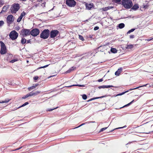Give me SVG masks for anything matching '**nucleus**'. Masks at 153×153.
<instances>
[{
  "instance_id": "2eb2a0df",
  "label": "nucleus",
  "mask_w": 153,
  "mask_h": 153,
  "mask_svg": "<svg viewBox=\"0 0 153 153\" xmlns=\"http://www.w3.org/2000/svg\"><path fill=\"white\" fill-rule=\"evenodd\" d=\"M139 8V6L138 4H135L131 7V9L136 10Z\"/></svg>"
},
{
  "instance_id": "e2e57ef3",
  "label": "nucleus",
  "mask_w": 153,
  "mask_h": 153,
  "mask_svg": "<svg viewBox=\"0 0 153 153\" xmlns=\"http://www.w3.org/2000/svg\"><path fill=\"white\" fill-rule=\"evenodd\" d=\"M18 29H16V30H19V27H18Z\"/></svg>"
},
{
  "instance_id": "4c0bfd02",
  "label": "nucleus",
  "mask_w": 153,
  "mask_h": 153,
  "mask_svg": "<svg viewBox=\"0 0 153 153\" xmlns=\"http://www.w3.org/2000/svg\"><path fill=\"white\" fill-rule=\"evenodd\" d=\"M120 74V73L118 70L116 71L115 73V75L117 76H119Z\"/></svg>"
},
{
  "instance_id": "4d7b16f0",
  "label": "nucleus",
  "mask_w": 153,
  "mask_h": 153,
  "mask_svg": "<svg viewBox=\"0 0 153 153\" xmlns=\"http://www.w3.org/2000/svg\"><path fill=\"white\" fill-rule=\"evenodd\" d=\"M95 123V121H91L87 122V123Z\"/></svg>"
},
{
  "instance_id": "aec40b11",
  "label": "nucleus",
  "mask_w": 153,
  "mask_h": 153,
  "mask_svg": "<svg viewBox=\"0 0 153 153\" xmlns=\"http://www.w3.org/2000/svg\"><path fill=\"white\" fill-rule=\"evenodd\" d=\"M32 96L31 95V93L30 92L29 94H28L26 95H25L23 97H22V99H25L26 98H27L28 97Z\"/></svg>"
},
{
  "instance_id": "9d476101",
  "label": "nucleus",
  "mask_w": 153,
  "mask_h": 153,
  "mask_svg": "<svg viewBox=\"0 0 153 153\" xmlns=\"http://www.w3.org/2000/svg\"><path fill=\"white\" fill-rule=\"evenodd\" d=\"M13 16L12 15H9L7 17V24H11L13 21H14V19H13Z\"/></svg>"
},
{
  "instance_id": "338daca9",
  "label": "nucleus",
  "mask_w": 153,
  "mask_h": 153,
  "mask_svg": "<svg viewBox=\"0 0 153 153\" xmlns=\"http://www.w3.org/2000/svg\"><path fill=\"white\" fill-rule=\"evenodd\" d=\"M113 131V130H111V132H112V131Z\"/></svg>"
},
{
  "instance_id": "cd10ccee",
  "label": "nucleus",
  "mask_w": 153,
  "mask_h": 153,
  "mask_svg": "<svg viewBox=\"0 0 153 153\" xmlns=\"http://www.w3.org/2000/svg\"><path fill=\"white\" fill-rule=\"evenodd\" d=\"M134 100H133L132 101H131L130 103H128V104H127L126 105H124L123 106V107L121 108H123V107H126V106H128L130 105L133 102Z\"/></svg>"
},
{
  "instance_id": "c756f323",
  "label": "nucleus",
  "mask_w": 153,
  "mask_h": 153,
  "mask_svg": "<svg viewBox=\"0 0 153 153\" xmlns=\"http://www.w3.org/2000/svg\"><path fill=\"white\" fill-rule=\"evenodd\" d=\"M8 8V7H7V6H4L2 10L4 11V12H6V11L7 10V8Z\"/></svg>"
},
{
  "instance_id": "49530a36",
  "label": "nucleus",
  "mask_w": 153,
  "mask_h": 153,
  "mask_svg": "<svg viewBox=\"0 0 153 153\" xmlns=\"http://www.w3.org/2000/svg\"><path fill=\"white\" fill-rule=\"evenodd\" d=\"M38 77L37 76H34L33 77V79L34 80H37L38 79Z\"/></svg>"
},
{
  "instance_id": "20e7f679",
  "label": "nucleus",
  "mask_w": 153,
  "mask_h": 153,
  "mask_svg": "<svg viewBox=\"0 0 153 153\" xmlns=\"http://www.w3.org/2000/svg\"><path fill=\"white\" fill-rule=\"evenodd\" d=\"M18 35V33L15 30L11 31L9 35L10 38L13 40L16 39Z\"/></svg>"
},
{
  "instance_id": "a19ab883",
  "label": "nucleus",
  "mask_w": 153,
  "mask_h": 153,
  "mask_svg": "<svg viewBox=\"0 0 153 153\" xmlns=\"http://www.w3.org/2000/svg\"><path fill=\"white\" fill-rule=\"evenodd\" d=\"M107 128V127H105L103 128H102L100 130V132H102L103 131L105 130Z\"/></svg>"
},
{
  "instance_id": "864d4df0",
  "label": "nucleus",
  "mask_w": 153,
  "mask_h": 153,
  "mask_svg": "<svg viewBox=\"0 0 153 153\" xmlns=\"http://www.w3.org/2000/svg\"><path fill=\"white\" fill-rule=\"evenodd\" d=\"M113 1H114L117 3L120 2L121 0H113Z\"/></svg>"
},
{
  "instance_id": "6e6552de",
  "label": "nucleus",
  "mask_w": 153,
  "mask_h": 153,
  "mask_svg": "<svg viewBox=\"0 0 153 153\" xmlns=\"http://www.w3.org/2000/svg\"><path fill=\"white\" fill-rule=\"evenodd\" d=\"M39 30L38 28H34L31 31V35L33 36H36L39 33Z\"/></svg>"
},
{
  "instance_id": "58836bf2",
  "label": "nucleus",
  "mask_w": 153,
  "mask_h": 153,
  "mask_svg": "<svg viewBox=\"0 0 153 153\" xmlns=\"http://www.w3.org/2000/svg\"><path fill=\"white\" fill-rule=\"evenodd\" d=\"M18 61V59H13L11 61H10V62L12 63H14V62L17 61Z\"/></svg>"
},
{
  "instance_id": "e433bc0d",
  "label": "nucleus",
  "mask_w": 153,
  "mask_h": 153,
  "mask_svg": "<svg viewBox=\"0 0 153 153\" xmlns=\"http://www.w3.org/2000/svg\"><path fill=\"white\" fill-rule=\"evenodd\" d=\"M4 4V1L2 0H0V6L3 5Z\"/></svg>"
},
{
  "instance_id": "dca6fc26",
  "label": "nucleus",
  "mask_w": 153,
  "mask_h": 153,
  "mask_svg": "<svg viewBox=\"0 0 153 153\" xmlns=\"http://www.w3.org/2000/svg\"><path fill=\"white\" fill-rule=\"evenodd\" d=\"M143 86H147L148 87H151V85L149 84H146L144 85H143L142 86H139L138 87L135 88H134L130 89L129 90L131 91V90H132L137 89V88H139L142 87H143Z\"/></svg>"
},
{
  "instance_id": "603ef678",
  "label": "nucleus",
  "mask_w": 153,
  "mask_h": 153,
  "mask_svg": "<svg viewBox=\"0 0 153 153\" xmlns=\"http://www.w3.org/2000/svg\"><path fill=\"white\" fill-rule=\"evenodd\" d=\"M126 127V126H123V127H119V128H116L115 129L122 128H125V127Z\"/></svg>"
},
{
  "instance_id": "7c9ffc66",
  "label": "nucleus",
  "mask_w": 153,
  "mask_h": 153,
  "mask_svg": "<svg viewBox=\"0 0 153 153\" xmlns=\"http://www.w3.org/2000/svg\"><path fill=\"white\" fill-rule=\"evenodd\" d=\"M28 104H29V103H28V102H25V103L23 104L21 106H20L18 108H21V107H22L25 106V105H28Z\"/></svg>"
},
{
  "instance_id": "72a5a7b5",
  "label": "nucleus",
  "mask_w": 153,
  "mask_h": 153,
  "mask_svg": "<svg viewBox=\"0 0 153 153\" xmlns=\"http://www.w3.org/2000/svg\"><path fill=\"white\" fill-rule=\"evenodd\" d=\"M101 10H102V11H106L108 10L106 7L102 8H101Z\"/></svg>"
},
{
  "instance_id": "0eeeda50",
  "label": "nucleus",
  "mask_w": 153,
  "mask_h": 153,
  "mask_svg": "<svg viewBox=\"0 0 153 153\" xmlns=\"http://www.w3.org/2000/svg\"><path fill=\"white\" fill-rule=\"evenodd\" d=\"M22 33V36L23 37L31 34V31L29 29H23L21 31Z\"/></svg>"
},
{
  "instance_id": "6ab92c4d",
  "label": "nucleus",
  "mask_w": 153,
  "mask_h": 153,
  "mask_svg": "<svg viewBox=\"0 0 153 153\" xmlns=\"http://www.w3.org/2000/svg\"><path fill=\"white\" fill-rule=\"evenodd\" d=\"M76 67H71L66 72V73H69L72 71H74V70L75 69Z\"/></svg>"
},
{
  "instance_id": "69168bd1",
  "label": "nucleus",
  "mask_w": 153,
  "mask_h": 153,
  "mask_svg": "<svg viewBox=\"0 0 153 153\" xmlns=\"http://www.w3.org/2000/svg\"><path fill=\"white\" fill-rule=\"evenodd\" d=\"M29 62V61L28 60L27 61V62Z\"/></svg>"
},
{
  "instance_id": "7ed1b4c3",
  "label": "nucleus",
  "mask_w": 153,
  "mask_h": 153,
  "mask_svg": "<svg viewBox=\"0 0 153 153\" xmlns=\"http://www.w3.org/2000/svg\"><path fill=\"white\" fill-rule=\"evenodd\" d=\"M20 9L19 5L18 3H15L11 7L10 10L12 13H15Z\"/></svg>"
},
{
  "instance_id": "b1692460",
  "label": "nucleus",
  "mask_w": 153,
  "mask_h": 153,
  "mask_svg": "<svg viewBox=\"0 0 153 153\" xmlns=\"http://www.w3.org/2000/svg\"><path fill=\"white\" fill-rule=\"evenodd\" d=\"M26 42V40L25 38L22 37L21 41V43L23 45Z\"/></svg>"
},
{
  "instance_id": "5fc2aeb1",
  "label": "nucleus",
  "mask_w": 153,
  "mask_h": 153,
  "mask_svg": "<svg viewBox=\"0 0 153 153\" xmlns=\"http://www.w3.org/2000/svg\"><path fill=\"white\" fill-rule=\"evenodd\" d=\"M103 81V79H100L98 80V81L99 82H101Z\"/></svg>"
},
{
  "instance_id": "5701e85b",
  "label": "nucleus",
  "mask_w": 153,
  "mask_h": 153,
  "mask_svg": "<svg viewBox=\"0 0 153 153\" xmlns=\"http://www.w3.org/2000/svg\"><path fill=\"white\" fill-rule=\"evenodd\" d=\"M110 51L111 53H116L117 51V49L116 48H111Z\"/></svg>"
},
{
  "instance_id": "4be33fe9",
  "label": "nucleus",
  "mask_w": 153,
  "mask_h": 153,
  "mask_svg": "<svg viewBox=\"0 0 153 153\" xmlns=\"http://www.w3.org/2000/svg\"><path fill=\"white\" fill-rule=\"evenodd\" d=\"M118 27L120 29H122L125 27V24L123 23H121L118 25Z\"/></svg>"
},
{
  "instance_id": "a18cd8bd",
  "label": "nucleus",
  "mask_w": 153,
  "mask_h": 153,
  "mask_svg": "<svg viewBox=\"0 0 153 153\" xmlns=\"http://www.w3.org/2000/svg\"><path fill=\"white\" fill-rule=\"evenodd\" d=\"M122 70H123V68H119L118 69V71L120 72V74Z\"/></svg>"
},
{
  "instance_id": "774afa93",
  "label": "nucleus",
  "mask_w": 153,
  "mask_h": 153,
  "mask_svg": "<svg viewBox=\"0 0 153 153\" xmlns=\"http://www.w3.org/2000/svg\"><path fill=\"white\" fill-rule=\"evenodd\" d=\"M149 133H146V134H149Z\"/></svg>"
},
{
  "instance_id": "f704fd0d",
  "label": "nucleus",
  "mask_w": 153,
  "mask_h": 153,
  "mask_svg": "<svg viewBox=\"0 0 153 153\" xmlns=\"http://www.w3.org/2000/svg\"><path fill=\"white\" fill-rule=\"evenodd\" d=\"M79 38L82 41H83L84 40V39L82 36L81 35H79Z\"/></svg>"
},
{
  "instance_id": "052dcab7",
  "label": "nucleus",
  "mask_w": 153,
  "mask_h": 153,
  "mask_svg": "<svg viewBox=\"0 0 153 153\" xmlns=\"http://www.w3.org/2000/svg\"><path fill=\"white\" fill-rule=\"evenodd\" d=\"M49 76V77H48V78H50V77H51L53 76Z\"/></svg>"
},
{
  "instance_id": "a211bd4d",
  "label": "nucleus",
  "mask_w": 153,
  "mask_h": 153,
  "mask_svg": "<svg viewBox=\"0 0 153 153\" xmlns=\"http://www.w3.org/2000/svg\"><path fill=\"white\" fill-rule=\"evenodd\" d=\"M73 86H78L80 87H85V85H72L66 86V87L70 88Z\"/></svg>"
},
{
  "instance_id": "1a4fd4ad",
  "label": "nucleus",
  "mask_w": 153,
  "mask_h": 153,
  "mask_svg": "<svg viewBox=\"0 0 153 153\" xmlns=\"http://www.w3.org/2000/svg\"><path fill=\"white\" fill-rule=\"evenodd\" d=\"M59 32L57 30H51L50 34V37L51 38H53L56 37L59 33Z\"/></svg>"
},
{
  "instance_id": "412c9836",
  "label": "nucleus",
  "mask_w": 153,
  "mask_h": 153,
  "mask_svg": "<svg viewBox=\"0 0 153 153\" xmlns=\"http://www.w3.org/2000/svg\"><path fill=\"white\" fill-rule=\"evenodd\" d=\"M103 48V46H100L98 48V51H100L102 52H103L104 51Z\"/></svg>"
},
{
  "instance_id": "79ce46f5",
  "label": "nucleus",
  "mask_w": 153,
  "mask_h": 153,
  "mask_svg": "<svg viewBox=\"0 0 153 153\" xmlns=\"http://www.w3.org/2000/svg\"><path fill=\"white\" fill-rule=\"evenodd\" d=\"M58 108V107H57L56 108H52V109H48L47 110V111H53V110L55 109H56L57 108Z\"/></svg>"
},
{
  "instance_id": "ddd939ff",
  "label": "nucleus",
  "mask_w": 153,
  "mask_h": 153,
  "mask_svg": "<svg viewBox=\"0 0 153 153\" xmlns=\"http://www.w3.org/2000/svg\"><path fill=\"white\" fill-rule=\"evenodd\" d=\"M113 87H114V86L112 85H102V86H99L98 88L99 89H100L101 88H109Z\"/></svg>"
},
{
  "instance_id": "bb28decb",
  "label": "nucleus",
  "mask_w": 153,
  "mask_h": 153,
  "mask_svg": "<svg viewBox=\"0 0 153 153\" xmlns=\"http://www.w3.org/2000/svg\"><path fill=\"white\" fill-rule=\"evenodd\" d=\"M129 91V90H127V91H125L124 92H122L121 93H119L118 94H117L116 96H121V95H123L125 93L128 92Z\"/></svg>"
},
{
  "instance_id": "c85d7f7f",
  "label": "nucleus",
  "mask_w": 153,
  "mask_h": 153,
  "mask_svg": "<svg viewBox=\"0 0 153 153\" xmlns=\"http://www.w3.org/2000/svg\"><path fill=\"white\" fill-rule=\"evenodd\" d=\"M10 100H9L8 99H6L5 100L2 101L1 102H0V103H7L9 102Z\"/></svg>"
},
{
  "instance_id": "de8ad7c7",
  "label": "nucleus",
  "mask_w": 153,
  "mask_h": 153,
  "mask_svg": "<svg viewBox=\"0 0 153 153\" xmlns=\"http://www.w3.org/2000/svg\"><path fill=\"white\" fill-rule=\"evenodd\" d=\"M87 123V122H86V123H82V124L81 125H80V126H78V127H76V128H78V127H80V126H82V125H84L85 124H86V123Z\"/></svg>"
},
{
  "instance_id": "423d86ee",
  "label": "nucleus",
  "mask_w": 153,
  "mask_h": 153,
  "mask_svg": "<svg viewBox=\"0 0 153 153\" xmlns=\"http://www.w3.org/2000/svg\"><path fill=\"white\" fill-rule=\"evenodd\" d=\"M66 4L69 7H74L76 4V2L74 0H66Z\"/></svg>"
},
{
  "instance_id": "ea45409f",
  "label": "nucleus",
  "mask_w": 153,
  "mask_h": 153,
  "mask_svg": "<svg viewBox=\"0 0 153 153\" xmlns=\"http://www.w3.org/2000/svg\"><path fill=\"white\" fill-rule=\"evenodd\" d=\"M4 24V22L3 21H0V26H2Z\"/></svg>"
},
{
  "instance_id": "8fccbe9b",
  "label": "nucleus",
  "mask_w": 153,
  "mask_h": 153,
  "mask_svg": "<svg viewBox=\"0 0 153 153\" xmlns=\"http://www.w3.org/2000/svg\"><path fill=\"white\" fill-rule=\"evenodd\" d=\"M134 36L133 35H131L130 36V39H133V38H134Z\"/></svg>"
},
{
  "instance_id": "f3484780",
  "label": "nucleus",
  "mask_w": 153,
  "mask_h": 153,
  "mask_svg": "<svg viewBox=\"0 0 153 153\" xmlns=\"http://www.w3.org/2000/svg\"><path fill=\"white\" fill-rule=\"evenodd\" d=\"M40 91H35L34 92H33V91H32L30 92V93L31 94V96H33L37 95L39 94L40 93Z\"/></svg>"
},
{
  "instance_id": "680f3d73",
  "label": "nucleus",
  "mask_w": 153,
  "mask_h": 153,
  "mask_svg": "<svg viewBox=\"0 0 153 153\" xmlns=\"http://www.w3.org/2000/svg\"><path fill=\"white\" fill-rule=\"evenodd\" d=\"M38 85V84H36L35 85H36V86Z\"/></svg>"
},
{
  "instance_id": "f257e3e1",
  "label": "nucleus",
  "mask_w": 153,
  "mask_h": 153,
  "mask_svg": "<svg viewBox=\"0 0 153 153\" xmlns=\"http://www.w3.org/2000/svg\"><path fill=\"white\" fill-rule=\"evenodd\" d=\"M122 4L124 7L127 9H129L133 6V3L131 0H122Z\"/></svg>"
},
{
  "instance_id": "4468645a",
  "label": "nucleus",
  "mask_w": 153,
  "mask_h": 153,
  "mask_svg": "<svg viewBox=\"0 0 153 153\" xmlns=\"http://www.w3.org/2000/svg\"><path fill=\"white\" fill-rule=\"evenodd\" d=\"M107 97V95H104V96H101V97H94V98H93L90 99H89V100H88L87 101L88 102L90 101H92V100H95V99H98L103 98H104V97Z\"/></svg>"
},
{
  "instance_id": "6e6d98bb",
  "label": "nucleus",
  "mask_w": 153,
  "mask_h": 153,
  "mask_svg": "<svg viewBox=\"0 0 153 153\" xmlns=\"http://www.w3.org/2000/svg\"><path fill=\"white\" fill-rule=\"evenodd\" d=\"M27 43H29L31 42L30 40V39L26 41Z\"/></svg>"
},
{
  "instance_id": "f03ea898",
  "label": "nucleus",
  "mask_w": 153,
  "mask_h": 153,
  "mask_svg": "<svg viewBox=\"0 0 153 153\" xmlns=\"http://www.w3.org/2000/svg\"><path fill=\"white\" fill-rule=\"evenodd\" d=\"M50 35V31L48 29H45L40 34L41 38L45 39H47Z\"/></svg>"
},
{
  "instance_id": "39448f33",
  "label": "nucleus",
  "mask_w": 153,
  "mask_h": 153,
  "mask_svg": "<svg viewBox=\"0 0 153 153\" xmlns=\"http://www.w3.org/2000/svg\"><path fill=\"white\" fill-rule=\"evenodd\" d=\"M1 45V50L0 53L1 55H3L7 53V48L4 43L2 41H0Z\"/></svg>"
},
{
  "instance_id": "2f4dec72",
  "label": "nucleus",
  "mask_w": 153,
  "mask_h": 153,
  "mask_svg": "<svg viewBox=\"0 0 153 153\" xmlns=\"http://www.w3.org/2000/svg\"><path fill=\"white\" fill-rule=\"evenodd\" d=\"M135 28H132L130 30H129L127 32V34H128L130 33H131L133 32L135 30Z\"/></svg>"
},
{
  "instance_id": "473e14b6",
  "label": "nucleus",
  "mask_w": 153,
  "mask_h": 153,
  "mask_svg": "<svg viewBox=\"0 0 153 153\" xmlns=\"http://www.w3.org/2000/svg\"><path fill=\"white\" fill-rule=\"evenodd\" d=\"M82 98L84 100H85L87 98V96L86 94H84L82 95Z\"/></svg>"
},
{
  "instance_id": "3c124183",
  "label": "nucleus",
  "mask_w": 153,
  "mask_h": 153,
  "mask_svg": "<svg viewBox=\"0 0 153 153\" xmlns=\"http://www.w3.org/2000/svg\"><path fill=\"white\" fill-rule=\"evenodd\" d=\"M45 4H46L45 2H44L42 4V6L43 7H45Z\"/></svg>"
},
{
  "instance_id": "0e129e2a",
  "label": "nucleus",
  "mask_w": 153,
  "mask_h": 153,
  "mask_svg": "<svg viewBox=\"0 0 153 153\" xmlns=\"http://www.w3.org/2000/svg\"><path fill=\"white\" fill-rule=\"evenodd\" d=\"M88 20H85V21L88 22Z\"/></svg>"
},
{
  "instance_id": "393cba45",
  "label": "nucleus",
  "mask_w": 153,
  "mask_h": 153,
  "mask_svg": "<svg viewBox=\"0 0 153 153\" xmlns=\"http://www.w3.org/2000/svg\"><path fill=\"white\" fill-rule=\"evenodd\" d=\"M133 45H126V49H131L133 48Z\"/></svg>"
},
{
  "instance_id": "37998d69",
  "label": "nucleus",
  "mask_w": 153,
  "mask_h": 153,
  "mask_svg": "<svg viewBox=\"0 0 153 153\" xmlns=\"http://www.w3.org/2000/svg\"><path fill=\"white\" fill-rule=\"evenodd\" d=\"M99 27L98 26H96L94 28V30H98V29H99Z\"/></svg>"
},
{
  "instance_id": "13d9d810",
  "label": "nucleus",
  "mask_w": 153,
  "mask_h": 153,
  "mask_svg": "<svg viewBox=\"0 0 153 153\" xmlns=\"http://www.w3.org/2000/svg\"><path fill=\"white\" fill-rule=\"evenodd\" d=\"M4 12V10H2L1 11V12L0 13V14L1 13H3Z\"/></svg>"
},
{
  "instance_id": "c03bdc74",
  "label": "nucleus",
  "mask_w": 153,
  "mask_h": 153,
  "mask_svg": "<svg viewBox=\"0 0 153 153\" xmlns=\"http://www.w3.org/2000/svg\"><path fill=\"white\" fill-rule=\"evenodd\" d=\"M108 9V10L114 8V7L113 6H109L106 7Z\"/></svg>"
},
{
  "instance_id": "bf43d9fd",
  "label": "nucleus",
  "mask_w": 153,
  "mask_h": 153,
  "mask_svg": "<svg viewBox=\"0 0 153 153\" xmlns=\"http://www.w3.org/2000/svg\"><path fill=\"white\" fill-rule=\"evenodd\" d=\"M43 0H38L37 1L38 2H40L41 1H42Z\"/></svg>"
},
{
  "instance_id": "c9c22d12",
  "label": "nucleus",
  "mask_w": 153,
  "mask_h": 153,
  "mask_svg": "<svg viewBox=\"0 0 153 153\" xmlns=\"http://www.w3.org/2000/svg\"><path fill=\"white\" fill-rule=\"evenodd\" d=\"M49 65H45V66L39 67V68H38L37 69L38 70V69H41V68H45L47 67H48V66Z\"/></svg>"
},
{
  "instance_id": "09e8293b",
  "label": "nucleus",
  "mask_w": 153,
  "mask_h": 153,
  "mask_svg": "<svg viewBox=\"0 0 153 153\" xmlns=\"http://www.w3.org/2000/svg\"><path fill=\"white\" fill-rule=\"evenodd\" d=\"M22 146H21V147H20L15 150H12V151H16V150H19L20 149H21L22 148Z\"/></svg>"
},
{
  "instance_id": "9b49d317",
  "label": "nucleus",
  "mask_w": 153,
  "mask_h": 153,
  "mask_svg": "<svg viewBox=\"0 0 153 153\" xmlns=\"http://www.w3.org/2000/svg\"><path fill=\"white\" fill-rule=\"evenodd\" d=\"M86 9L90 10L92 8L94 7V6L92 3H85V4Z\"/></svg>"
},
{
  "instance_id": "f8f14e48",
  "label": "nucleus",
  "mask_w": 153,
  "mask_h": 153,
  "mask_svg": "<svg viewBox=\"0 0 153 153\" xmlns=\"http://www.w3.org/2000/svg\"><path fill=\"white\" fill-rule=\"evenodd\" d=\"M26 15V13L24 11H23L21 14L20 16L18 18L17 21L18 22H20L22 19L23 17L25 16Z\"/></svg>"
},
{
  "instance_id": "a878e982",
  "label": "nucleus",
  "mask_w": 153,
  "mask_h": 153,
  "mask_svg": "<svg viewBox=\"0 0 153 153\" xmlns=\"http://www.w3.org/2000/svg\"><path fill=\"white\" fill-rule=\"evenodd\" d=\"M36 87V85H33L28 88V90L29 91H30L32 90L35 88Z\"/></svg>"
}]
</instances>
